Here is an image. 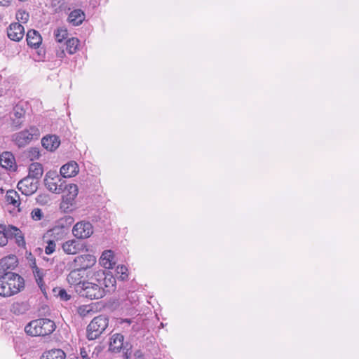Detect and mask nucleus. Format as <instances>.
Returning a JSON list of instances; mask_svg holds the SVG:
<instances>
[{
  "label": "nucleus",
  "instance_id": "nucleus-4",
  "mask_svg": "<svg viewBox=\"0 0 359 359\" xmlns=\"http://www.w3.org/2000/svg\"><path fill=\"white\" fill-rule=\"evenodd\" d=\"M109 324V318L104 315L95 317L86 329V337L88 340L97 339L107 329Z\"/></svg>",
  "mask_w": 359,
  "mask_h": 359
},
{
  "label": "nucleus",
  "instance_id": "nucleus-34",
  "mask_svg": "<svg viewBox=\"0 0 359 359\" xmlns=\"http://www.w3.org/2000/svg\"><path fill=\"white\" fill-rule=\"evenodd\" d=\"M56 244L54 241L49 240L47 242V245L45 248V252L46 255H50L55 251Z\"/></svg>",
  "mask_w": 359,
  "mask_h": 359
},
{
  "label": "nucleus",
  "instance_id": "nucleus-18",
  "mask_svg": "<svg viewBox=\"0 0 359 359\" xmlns=\"http://www.w3.org/2000/svg\"><path fill=\"white\" fill-rule=\"evenodd\" d=\"M18 265V259L15 255H9L0 259V271L12 270Z\"/></svg>",
  "mask_w": 359,
  "mask_h": 359
},
{
  "label": "nucleus",
  "instance_id": "nucleus-8",
  "mask_svg": "<svg viewBox=\"0 0 359 359\" xmlns=\"http://www.w3.org/2000/svg\"><path fill=\"white\" fill-rule=\"evenodd\" d=\"M93 233V225L89 222H77L72 229L73 235L79 239L89 238Z\"/></svg>",
  "mask_w": 359,
  "mask_h": 359
},
{
  "label": "nucleus",
  "instance_id": "nucleus-23",
  "mask_svg": "<svg viewBox=\"0 0 359 359\" xmlns=\"http://www.w3.org/2000/svg\"><path fill=\"white\" fill-rule=\"evenodd\" d=\"M123 336L121 334H114L110 340L109 348L113 351H119L123 344Z\"/></svg>",
  "mask_w": 359,
  "mask_h": 359
},
{
  "label": "nucleus",
  "instance_id": "nucleus-29",
  "mask_svg": "<svg viewBox=\"0 0 359 359\" xmlns=\"http://www.w3.org/2000/svg\"><path fill=\"white\" fill-rule=\"evenodd\" d=\"M66 45L69 54H74L78 50L79 40L77 38L72 37L67 41Z\"/></svg>",
  "mask_w": 359,
  "mask_h": 359
},
{
  "label": "nucleus",
  "instance_id": "nucleus-40",
  "mask_svg": "<svg viewBox=\"0 0 359 359\" xmlns=\"http://www.w3.org/2000/svg\"><path fill=\"white\" fill-rule=\"evenodd\" d=\"M59 296L62 299L68 300L70 298V296L67 293L65 290H60L59 292Z\"/></svg>",
  "mask_w": 359,
  "mask_h": 359
},
{
  "label": "nucleus",
  "instance_id": "nucleus-38",
  "mask_svg": "<svg viewBox=\"0 0 359 359\" xmlns=\"http://www.w3.org/2000/svg\"><path fill=\"white\" fill-rule=\"evenodd\" d=\"M25 114V112L24 111L22 110V108L19 107L18 106H16L15 108H14V116L15 118H20L21 117H22Z\"/></svg>",
  "mask_w": 359,
  "mask_h": 359
},
{
  "label": "nucleus",
  "instance_id": "nucleus-11",
  "mask_svg": "<svg viewBox=\"0 0 359 359\" xmlns=\"http://www.w3.org/2000/svg\"><path fill=\"white\" fill-rule=\"evenodd\" d=\"M74 219L71 216H65L61 218L59 221V224L61 226H55L52 230V236L57 239L62 238L65 235V230L64 229L65 226L71 225L74 222Z\"/></svg>",
  "mask_w": 359,
  "mask_h": 359
},
{
  "label": "nucleus",
  "instance_id": "nucleus-25",
  "mask_svg": "<svg viewBox=\"0 0 359 359\" xmlns=\"http://www.w3.org/2000/svg\"><path fill=\"white\" fill-rule=\"evenodd\" d=\"M6 201L8 204L13 205V207H19L20 204L19 194L13 189L6 191Z\"/></svg>",
  "mask_w": 359,
  "mask_h": 359
},
{
  "label": "nucleus",
  "instance_id": "nucleus-14",
  "mask_svg": "<svg viewBox=\"0 0 359 359\" xmlns=\"http://www.w3.org/2000/svg\"><path fill=\"white\" fill-rule=\"evenodd\" d=\"M100 264L105 269H113L116 264L113 251L110 250H104L100 257Z\"/></svg>",
  "mask_w": 359,
  "mask_h": 359
},
{
  "label": "nucleus",
  "instance_id": "nucleus-33",
  "mask_svg": "<svg viewBox=\"0 0 359 359\" xmlns=\"http://www.w3.org/2000/svg\"><path fill=\"white\" fill-rule=\"evenodd\" d=\"M31 217L34 221H39L43 217V213L42 210L39 208H34L31 212Z\"/></svg>",
  "mask_w": 359,
  "mask_h": 359
},
{
  "label": "nucleus",
  "instance_id": "nucleus-17",
  "mask_svg": "<svg viewBox=\"0 0 359 359\" xmlns=\"http://www.w3.org/2000/svg\"><path fill=\"white\" fill-rule=\"evenodd\" d=\"M82 271L77 269L74 268L73 270L70 271L67 277V282L74 286V290L76 291V287L79 285H82L83 281L81 278H83Z\"/></svg>",
  "mask_w": 359,
  "mask_h": 359
},
{
  "label": "nucleus",
  "instance_id": "nucleus-13",
  "mask_svg": "<svg viewBox=\"0 0 359 359\" xmlns=\"http://www.w3.org/2000/svg\"><path fill=\"white\" fill-rule=\"evenodd\" d=\"M60 174L65 177H72L76 176L79 172V165L75 161H70L63 165L60 168Z\"/></svg>",
  "mask_w": 359,
  "mask_h": 359
},
{
  "label": "nucleus",
  "instance_id": "nucleus-1",
  "mask_svg": "<svg viewBox=\"0 0 359 359\" xmlns=\"http://www.w3.org/2000/svg\"><path fill=\"white\" fill-rule=\"evenodd\" d=\"M87 280L83 281L82 285L76 287V292L81 297L90 299H98L104 296L102 280L106 283L104 272L98 270L87 273Z\"/></svg>",
  "mask_w": 359,
  "mask_h": 359
},
{
  "label": "nucleus",
  "instance_id": "nucleus-2",
  "mask_svg": "<svg viewBox=\"0 0 359 359\" xmlns=\"http://www.w3.org/2000/svg\"><path fill=\"white\" fill-rule=\"evenodd\" d=\"M24 279L17 273L6 272L0 277V296L8 297L24 288Z\"/></svg>",
  "mask_w": 359,
  "mask_h": 359
},
{
  "label": "nucleus",
  "instance_id": "nucleus-16",
  "mask_svg": "<svg viewBox=\"0 0 359 359\" xmlns=\"http://www.w3.org/2000/svg\"><path fill=\"white\" fill-rule=\"evenodd\" d=\"M26 39L27 45L31 48H39L42 42V37L39 32L30 29L27 32Z\"/></svg>",
  "mask_w": 359,
  "mask_h": 359
},
{
  "label": "nucleus",
  "instance_id": "nucleus-26",
  "mask_svg": "<svg viewBox=\"0 0 359 359\" xmlns=\"http://www.w3.org/2000/svg\"><path fill=\"white\" fill-rule=\"evenodd\" d=\"M29 310V305L27 302H14L11 308V311L15 315L25 313Z\"/></svg>",
  "mask_w": 359,
  "mask_h": 359
},
{
  "label": "nucleus",
  "instance_id": "nucleus-3",
  "mask_svg": "<svg viewBox=\"0 0 359 359\" xmlns=\"http://www.w3.org/2000/svg\"><path fill=\"white\" fill-rule=\"evenodd\" d=\"M56 328L54 321L48 318L32 320L25 327V332L30 336H46L53 333Z\"/></svg>",
  "mask_w": 359,
  "mask_h": 359
},
{
  "label": "nucleus",
  "instance_id": "nucleus-30",
  "mask_svg": "<svg viewBox=\"0 0 359 359\" xmlns=\"http://www.w3.org/2000/svg\"><path fill=\"white\" fill-rule=\"evenodd\" d=\"M55 40L61 43L68 35L67 29L65 27H59L54 32Z\"/></svg>",
  "mask_w": 359,
  "mask_h": 359
},
{
  "label": "nucleus",
  "instance_id": "nucleus-44",
  "mask_svg": "<svg viewBox=\"0 0 359 359\" xmlns=\"http://www.w3.org/2000/svg\"><path fill=\"white\" fill-rule=\"evenodd\" d=\"M109 281L111 283L112 286H114V284L116 283L115 279L112 277L109 278Z\"/></svg>",
  "mask_w": 359,
  "mask_h": 359
},
{
  "label": "nucleus",
  "instance_id": "nucleus-5",
  "mask_svg": "<svg viewBox=\"0 0 359 359\" xmlns=\"http://www.w3.org/2000/svg\"><path fill=\"white\" fill-rule=\"evenodd\" d=\"M39 135V128L36 126H30L27 129L13 134L12 140L19 147H24L33 139H38Z\"/></svg>",
  "mask_w": 359,
  "mask_h": 359
},
{
  "label": "nucleus",
  "instance_id": "nucleus-27",
  "mask_svg": "<svg viewBox=\"0 0 359 359\" xmlns=\"http://www.w3.org/2000/svg\"><path fill=\"white\" fill-rule=\"evenodd\" d=\"M0 229L3 230L7 241L8 240V238H13V237H15L17 233H19L20 231L18 228L12 225L6 226L0 224Z\"/></svg>",
  "mask_w": 359,
  "mask_h": 359
},
{
  "label": "nucleus",
  "instance_id": "nucleus-35",
  "mask_svg": "<svg viewBox=\"0 0 359 359\" xmlns=\"http://www.w3.org/2000/svg\"><path fill=\"white\" fill-rule=\"evenodd\" d=\"M13 238L15 239V243L19 247L25 246V238L20 230L19 231V233H17L16 236Z\"/></svg>",
  "mask_w": 359,
  "mask_h": 359
},
{
  "label": "nucleus",
  "instance_id": "nucleus-36",
  "mask_svg": "<svg viewBox=\"0 0 359 359\" xmlns=\"http://www.w3.org/2000/svg\"><path fill=\"white\" fill-rule=\"evenodd\" d=\"M28 156L31 160L37 159L40 156V152L38 148L33 147L29 150Z\"/></svg>",
  "mask_w": 359,
  "mask_h": 359
},
{
  "label": "nucleus",
  "instance_id": "nucleus-32",
  "mask_svg": "<svg viewBox=\"0 0 359 359\" xmlns=\"http://www.w3.org/2000/svg\"><path fill=\"white\" fill-rule=\"evenodd\" d=\"M33 272L38 285L42 290L43 286V272L38 267H36Z\"/></svg>",
  "mask_w": 359,
  "mask_h": 359
},
{
  "label": "nucleus",
  "instance_id": "nucleus-9",
  "mask_svg": "<svg viewBox=\"0 0 359 359\" xmlns=\"http://www.w3.org/2000/svg\"><path fill=\"white\" fill-rule=\"evenodd\" d=\"M39 181L32 177H26L18 184V189L25 196L35 193L38 189Z\"/></svg>",
  "mask_w": 359,
  "mask_h": 359
},
{
  "label": "nucleus",
  "instance_id": "nucleus-20",
  "mask_svg": "<svg viewBox=\"0 0 359 359\" xmlns=\"http://www.w3.org/2000/svg\"><path fill=\"white\" fill-rule=\"evenodd\" d=\"M85 18V13L81 9H75L69 13L68 21L73 26H79L84 21Z\"/></svg>",
  "mask_w": 359,
  "mask_h": 359
},
{
  "label": "nucleus",
  "instance_id": "nucleus-31",
  "mask_svg": "<svg viewBox=\"0 0 359 359\" xmlns=\"http://www.w3.org/2000/svg\"><path fill=\"white\" fill-rule=\"evenodd\" d=\"M29 18V15L24 10H18L16 13V19L18 22L26 23Z\"/></svg>",
  "mask_w": 359,
  "mask_h": 359
},
{
  "label": "nucleus",
  "instance_id": "nucleus-41",
  "mask_svg": "<svg viewBox=\"0 0 359 359\" xmlns=\"http://www.w3.org/2000/svg\"><path fill=\"white\" fill-rule=\"evenodd\" d=\"M80 355L83 359H89L88 358L87 351L84 348L80 349Z\"/></svg>",
  "mask_w": 359,
  "mask_h": 359
},
{
  "label": "nucleus",
  "instance_id": "nucleus-15",
  "mask_svg": "<svg viewBox=\"0 0 359 359\" xmlns=\"http://www.w3.org/2000/svg\"><path fill=\"white\" fill-rule=\"evenodd\" d=\"M0 165L7 170H15L16 165L13 155L11 152H3L0 154Z\"/></svg>",
  "mask_w": 359,
  "mask_h": 359
},
{
  "label": "nucleus",
  "instance_id": "nucleus-28",
  "mask_svg": "<svg viewBox=\"0 0 359 359\" xmlns=\"http://www.w3.org/2000/svg\"><path fill=\"white\" fill-rule=\"evenodd\" d=\"M50 6L55 13L66 11L70 9L65 0H51Z\"/></svg>",
  "mask_w": 359,
  "mask_h": 359
},
{
  "label": "nucleus",
  "instance_id": "nucleus-39",
  "mask_svg": "<svg viewBox=\"0 0 359 359\" xmlns=\"http://www.w3.org/2000/svg\"><path fill=\"white\" fill-rule=\"evenodd\" d=\"M8 243V241L6 238V236L4 233L3 230L0 229V246L4 247Z\"/></svg>",
  "mask_w": 359,
  "mask_h": 359
},
{
  "label": "nucleus",
  "instance_id": "nucleus-12",
  "mask_svg": "<svg viewBox=\"0 0 359 359\" xmlns=\"http://www.w3.org/2000/svg\"><path fill=\"white\" fill-rule=\"evenodd\" d=\"M41 144L46 150L53 151L59 147L60 140L57 135H49L42 138Z\"/></svg>",
  "mask_w": 359,
  "mask_h": 359
},
{
  "label": "nucleus",
  "instance_id": "nucleus-6",
  "mask_svg": "<svg viewBox=\"0 0 359 359\" xmlns=\"http://www.w3.org/2000/svg\"><path fill=\"white\" fill-rule=\"evenodd\" d=\"M44 182L48 189L53 193L60 194L65 190V180L55 172H47Z\"/></svg>",
  "mask_w": 359,
  "mask_h": 359
},
{
  "label": "nucleus",
  "instance_id": "nucleus-45",
  "mask_svg": "<svg viewBox=\"0 0 359 359\" xmlns=\"http://www.w3.org/2000/svg\"><path fill=\"white\" fill-rule=\"evenodd\" d=\"M0 190H1V193L3 194L4 193V189L1 188Z\"/></svg>",
  "mask_w": 359,
  "mask_h": 359
},
{
  "label": "nucleus",
  "instance_id": "nucleus-42",
  "mask_svg": "<svg viewBox=\"0 0 359 359\" xmlns=\"http://www.w3.org/2000/svg\"><path fill=\"white\" fill-rule=\"evenodd\" d=\"M56 55L57 57L62 59L65 56V53L64 50H57Z\"/></svg>",
  "mask_w": 359,
  "mask_h": 359
},
{
  "label": "nucleus",
  "instance_id": "nucleus-10",
  "mask_svg": "<svg viewBox=\"0 0 359 359\" xmlns=\"http://www.w3.org/2000/svg\"><path fill=\"white\" fill-rule=\"evenodd\" d=\"M8 37L14 41H20L25 35V28L19 22L11 23L7 29Z\"/></svg>",
  "mask_w": 359,
  "mask_h": 359
},
{
  "label": "nucleus",
  "instance_id": "nucleus-7",
  "mask_svg": "<svg viewBox=\"0 0 359 359\" xmlns=\"http://www.w3.org/2000/svg\"><path fill=\"white\" fill-rule=\"evenodd\" d=\"M96 263V257L90 254H84L76 257L72 263V268H77L82 271L92 267Z\"/></svg>",
  "mask_w": 359,
  "mask_h": 359
},
{
  "label": "nucleus",
  "instance_id": "nucleus-22",
  "mask_svg": "<svg viewBox=\"0 0 359 359\" xmlns=\"http://www.w3.org/2000/svg\"><path fill=\"white\" fill-rule=\"evenodd\" d=\"M65 353L62 349L55 348L45 351L41 359H65Z\"/></svg>",
  "mask_w": 359,
  "mask_h": 359
},
{
  "label": "nucleus",
  "instance_id": "nucleus-37",
  "mask_svg": "<svg viewBox=\"0 0 359 359\" xmlns=\"http://www.w3.org/2000/svg\"><path fill=\"white\" fill-rule=\"evenodd\" d=\"M116 271L118 274H120V278L121 280H124L128 276V269L123 265L117 266Z\"/></svg>",
  "mask_w": 359,
  "mask_h": 359
},
{
  "label": "nucleus",
  "instance_id": "nucleus-19",
  "mask_svg": "<svg viewBox=\"0 0 359 359\" xmlns=\"http://www.w3.org/2000/svg\"><path fill=\"white\" fill-rule=\"evenodd\" d=\"M62 248L67 255H76L81 250V245L77 241L72 239L63 243Z\"/></svg>",
  "mask_w": 359,
  "mask_h": 359
},
{
  "label": "nucleus",
  "instance_id": "nucleus-24",
  "mask_svg": "<svg viewBox=\"0 0 359 359\" xmlns=\"http://www.w3.org/2000/svg\"><path fill=\"white\" fill-rule=\"evenodd\" d=\"M43 168L39 163H33L29 165L28 177H32L39 181L43 175Z\"/></svg>",
  "mask_w": 359,
  "mask_h": 359
},
{
  "label": "nucleus",
  "instance_id": "nucleus-43",
  "mask_svg": "<svg viewBox=\"0 0 359 359\" xmlns=\"http://www.w3.org/2000/svg\"><path fill=\"white\" fill-rule=\"evenodd\" d=\"M11 0H0V4L2 6H8Z\"/></svg>",
  "mask_w": 359,
  "mask_h": 359
},
{
  "label": "nucleus",
  "instance_id": "nucleus-21",
  "mask_svg": "<svg viewBox=\"0 0 359 359\" xmlns=\"http://www.w3.org/2000/svg\"><path fill=\"white\" fill-rule=\"evenodd\" d=\"M65 187L64 191L66 194L64 196V199L67 203H71L78 195V187L76 184H69L68 185L65 184Z\"/></svg>",
  "mask_w": 359,
  "mask_h": 359
}]
</instances>
